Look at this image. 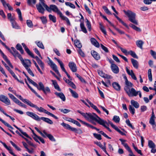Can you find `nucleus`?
Instances as JSON below:
<instances>
[{"instance_id":"obj_1","label":"nucleus","mask_w":156,"mask_h":156,"mask_svg":"<svg viewBox=\"0 0 156 156\" xmlns=\"http://www.w3.org/2000/svg\"><path fill=\"white\" fill-rule=\"evenodd\" d=\"M27 80L30 83L36 87L39 90H42L45 95H47L48 93L51 92L50 90L49 87H46L45 88L43 84L41 82H39L38 83L39 85H38L36 83L31 80L30 78H28Z\"/></svg>"},{"instance_id":"obj_2","label":"nucleus","mask_w":156,"mask_h":156,"mask_svg":"<svg viewBox=\"0 0 156 156\" xmlns=\"http://www.w3.org/2000/svg\"><path fill=\"white\" fill-rule=\"evenodd\" d=\"M43 6L48 12H51V8L50 6L49 7L44 2H42L41 3H39L38 4L36 5V8L39 13L42 14H44L45 10Z\"/></svg>"},{"instance_id":"obj_3","label":"nucleus","mask_w":156,"mask_h":156,"mask_svg":"<svg viewBox=\"0 0 156 156\" xmlns=\"http://www.w3.org/2000/svg\"><path fill=\"white\" fill-rule=\"evenodd\" d=\"M43 6L48 12H51V8L50 6L49 7L44 2H42L41 3H39L38 4L36 5V8L39 13L42 14H44L45 10Z\"/></svg>"},{"instance_id":"obj_4","label":"nucleus","mask_w":156,"mask_h":156,"mask_svg":"<svg viewBox=\"0 0 156 156\" xmlns=\"http://www.w3.org/2000/svg\"><path fill=\"white\" fill-rule=\"evenodd\" d=\"M124 12L129 17V20L131 22L136 25H138V23L136 20V14L133 12L130 11H126L123 10Z\"/></svg>"},{"instance_id":"obj_5","label":"nucleus","mask_w":156,"mask_h":156,"mask_svg":"<svg viewBox=\"0 0 156 156\" xmlns=\"http://www.w3.org/2000/svg\"><path fill=\"white\" fill-rule=\"evenodd\" d=\"M30 106L32 107L35 108L37 111L40 112H44L47 114L48 115L51 116L54 118L56 119H58V117L56 116H55V115L51 113V112L48 111L47 110L44 109L43 108L41 107L39 108L36 105L34 104L32 102L30 104Z\"/></svg>"},{"instance_id":"obj_6","label":"nucleus","mask_w":156,"mask_h":156,"mask_svg":"<svg viewBox=\"0 0 156 156\" xmlns=\"http://www.w3.org/2000/svg\"><path fill=\"white\" fill-rule=\"evenodd\" d=\"M77 112L79 113L80 114L86 119L88 120L91 119L96 121L97 118L98 117V116L95 113H93L92 114L87 113H84L81 112L79 110H78Z\"/></svg>"},{"instance_id":"obj_7","label":"nucleus","mask_w":156,"mask_h":156,"mask_svg":"<svg viewBox=\"0 0 156 156\" xmlns=\"http://www.w3.org/2000/svg\"><path fill=\"white\" fill-rule=\"evenodd\" d=\"M61 125L65 129L68 130H70L76 133H78V131H79V133H82V131L80 129L77 130L76 128L72 127L69 125L62 122L61 124Z\"/></svg>"},{"instance_id":"obj_8","label":"nucleus","mask_w":156,"mask_h":156,"mask_svg":"<svg viewBox=\"0 0 156 156\" xmlns=\"http://www.w3.org/2000/svg\"><path fill=\"white\" fill-rule=\"evenodd\" d=\"M22 45L23 46L25 51L29 55L33 58H35L37 61L40 59L37 56H36L35 57L34 56L33 54L30 51L29 49L28 48L24 43H22Z\"/></svg>"},{"instance_id":"obj_9","label":"nucleus","mask_w":156,"mask_h":156,"mask_svg":"<svg viewBox=\"0 0 156 156\" xmlns=\"http://www.w3.org/2000/svg\"><path fill=\"white\" fill-rule=\"evenodd\" d=\"M128 95L129 96H136L139 93V91H136L133 88L125 91Z\"/></svg>"},{"instance_id":"obj_10","label":"nucleus","mask_w":156,"mask_h":156,"mask_svg":"<svg viewBox=\"0 0 156 156\" xmlns=\"http://www.w3.org/2000/svg\"><path fill=\"white\" fill-rule=\"evenodd\" d=\"M49 62L48 64L50 65L52 68L53 70L55 71L56 73L59 76H61V75L57 69V66L52 61L48 58Z\"/></svg>"},{"instance_id":"obj_11","label":"nucleus","mask_w":156,"mask_h":156,"mask_svg":"<svg viewBox=\"0 0 156 156\" xmlns=\"http://www.w3.org/2000/svg\"><path fill=\"white\" fill-rule=\"evenodd\" d=\"M119 140L121 142L122 144L125 147L128 151L129 152L130 154H132L133 153L128 144L125 143V142L126 141V140L122 139H120Z\"/></svg>"},{"instance_id":"obj_12","label":"nucleus","mask_w":156,"mask_h":156,"mask_svg":"<svg viewBox=\"0 0 156 156\" xmlns=\"http://www.w3.org/2000/svg\"><path fill=\"white\" fill-rule=\"evenodd\" d=\"M26 114L28 116L31 117L33 119L37 121H40V118L34 113L30 112H26Z\"/></svg>"},{"instance_id":"obj_13","label":"nucleus","mask_w":156,"mask_h":156,"mask_svg":"<svg viewBox=\"0 0 156 156\" xmlns=\"http://www.w3.org/2000/svg\"><path fill=\"white\" fill-rule=\"evenodd\" d=\"M18 58L20 60L23 66V65L25 64L28 66H30L31 62L30 60L28 59H25L24 60L21 55Z\"/></svg>"},{"instance_id":"obj_14","label":"nucleus","mask_w":156,"mask_h":156,"mask_svg":"<svg viewBox=\"0 0 156 156\" xmlns=\"http://www.w3.org/2000/svg\"><path fill=\"white\" fill-rule=\"evenodd\" d=\"M68 66L71 71L73 72H75L77 70V68L76 64L73 62L69 63Z\"/></svg>"},{"instance_id":"obj_15","label":"nucleus","mask_w":156,"mask_h":156,"mask_svg":"<svg viewBox=\"0 0 156 156\" xmlns=\"http://www.w3.org/2000/svg\"><path fill=\"white\" fill-rule=\"evenodd\" d=\"M50 7L51 8V11L52 10L54 12H57L60 16H62V14L58 9L57 6L55 5H50Z\"/></svg>"},{"instance_id":"obj_16","label":"nucleus","mask_w":156,"mask_h":156,"mask_svg":"<svg viewBox=\"0 0 156 156\" xmlns=\"http://www.w3.org/2000/svg\"><path fill=\"white\" fill-rule=\"evenodd\" d=\"M90 53L92 56L96 60H98L100 59L101 58L100 56V54L97 52L93 50L91 51Z\"/></svg>"},{"instance_id":"obj_17","label":"nucleus","mask_w":156,"mask_h":156,"mask_svg":"<svg viewBox=\"0 0 156 156\" xmlns=\"http://www.w3.org/2000/svg\"><path fill=\"white\" fill-rule=\"evenodd\" d=\"M11 16V14H10V17ZM10 22H11L12 26L13 28L16 29H20V27L19 26L17 23L14 20L10 18Z\"/></svg>"},{"instance_id":"obj_18","label":"nucleus","mask_w":156,"mask_h":156,"mask_svg":"<svg viewBox=\"0 0 156 156\" xmlns=\"http://www.w3.org/2000/svg\"><path fill=\"white\" fill-rule=\"evenodd\" d=\"M0 100L7 105H9V103L8 98L3 95H0Z\"/></svg>"},{"instance_id":"obj_19","label":"nucleus","mask_w":156,"mask_h":156,"mask_svg":"<svg viewBox=\"0 0 156 156\" xmlns=\"http://www.w3.org/2000/svg\"><path fill=\"white\" fill-rule=\"evenodd\" d=\"M97 118L98 119H97L95 121L97 122L99 124L102 125L105 127L106 126L105 124H107V123L106 121H104L103 119H102L99 117Z\"/></svg>"},{"instance_id":"obj_20","label":"nucleus","mask_w":156,"mask_h":156,"mask_svg":"<svg viewBox=\"0 0 156 156\" xmlns=\"http://www.w3.org/2000/svg\"><path fill=\"white\" fill-rule=\"evenodd\" d=\"M25 82L27 84V86L31 90V91L33 92L35 94V95L38 98H40L42 100H43V99L40 95H39L30 86L28 83H27V81L26 79H25Z\"/></svg>"},{"instance_id":"obj_21","label":"nucleus","mask_w":156,"mask_h":156,"mask_svg":"<svg viewBox=\"0 0 156 156\" xmlns=\"http://www.w3.org/2000/svg\"><path fill=\"white\" fill-rule=\"evenodd\" d=\"M111 68L112 71L115 73L117 74L119 72V69L118 67L115 64L111 65Z\"/></svg>"},{"instance_id":"obj_22","label":"nucleus","mask_w":156,"mask_h":156,"mask_svg":"<svg viewBox=\"0 0 156 156\" xmlns=\"http://www.w3.org/2000/svg\"><path fill=\"white\" fill-rule=\"evenodd\" d=\"M43 132L44 134L46 136V137H47L50 140L52 141H55V139L51 134L47 133L45 130H43Z\"/></svg>"},{"instance_id":"obj_23","label":"nucleus","mask_w":156,"mask_h":156,"mask_svg":"<svg viewBox=\"0 0 156 156\" xmlns=\"http://www.w3.org/2000/svg\"><path fill=\"white\" fill-rule=\"evenodd\" d=\"M11 48L13 51V52H12L11 53L15 58H16V57H18V58L21 55L13 47H12Z\"/></svg>"},{"instance_id":"obj_24","label":"nucleus","mask_w":156,"mask_h":156,"mask_svg":"<svg viewBox=\"0 0 156 156\" xmlns=\"http://www.w3.org/2000/svg\"><path fill=\"white\" fill-rule=\"evenodd\" d=\"M55 94L56 95L57 97L60 98L63 101H65L66 98L64 95L62 93L55 92Z\"/></svg>"},{"instance_id":"obj_25","label":"nucleus","mask_w":156,"mask_h":156,"mask_svg":"<svg viewBox=\"0 0 156 156\" xmlns=\"http://www.w3.org/2000/svg\"><path fill=\"white\" fill-rule=\"evenodd\" d=\"M126 86H125L124 89L125 91L127 90L133 86V84L131 82L128 81L125 82Z\"/></svg>"},{"instance_id":"obj_26","label":"nucleus","mask_w":156,"mask_h":156,"mask_svg":"<svg viewBox=\"0 0 156 156\" xmlns=\"http://www.w3.org/2000/svg\"><path fill=\"white\" fill-rule=\"evenodd\" d=\"M20 100L24 103L27 104L28 105L30 106L31 102L26 99H23V98L20 95H19L18 96V97Z\"/></svg>"},{"instance_id":"obj_27","label":"nucleus","mask_w":156,"mask_h":156,"mask_svg":"<svg viewBox=\"0 0 156 156\" xmlns=\"http://www.w3.org/2000/svg\"><path fill=\"white\" fill-rule=\"evenodd\" d=\"M91 42L92 44L97 48H99L100 46L99 43L94 38H92L90 39Z\"/></svg>"},{"instance_id":"obj_28","label":"nucleus","mask_w":156,"mask_h":156,"mask_svg":"<svg viewBox=\"0 0 156 156\" xmlns=\"http://www.w3.org/2000/svg\"><path fill=\"white\" fill-rule=\"evenodd\" d=\"M131 60L134 67L137 69L139 66V63L138 61L133 58L131 59Z\"/></svg>"},{"instance_id":"obj_29","label":"nucleus","mask_w":156,"mask_h":156,"mask_svg":"<svg viewBox=\"0 0 156 156\" xmlns=\"http://www.w3.org/2000/svg\"><path fill=\"white\" fill-rule=\"evenodd\" d=\"M16 49L19 51L21 54H24V51L21 45L19 43L17 44L16 46Z\"/></svg>"},{"instance_id":"obj_30","label":"nucleus","mask_w":156,"mask_h":156,"mask_svg":"<svg viewBox=\"0 0 156 156\" xmlns=\"http://www.w3.org/2000/svg\"><path fill=\"white\" fill-rule=\"evenodd\" d=\"M41 120H42L44 122L50 124H52L53 123V122L52 121L48 118L44 117H41L40 118V121Z\"/></svg>"},{"instance_id":"obj_31","label":"nucleus","mask_w":156,"mask_h":156,"mask_svg":"<svg viewBox=\"0 0 156 156\" xmlns=\"http://www.w3.org/2000/svg\"><path fill=\"white\" fill-rule=\"evenodd\" d=\"M55 89L57 90L58 91H61V89L60 88L56 80H51Z\"/></svg>"},{"instance_id":"obj_32","label":"nucleus","mask_w":156,"mask_h":156,"mask_svg":"<svg viewBox=\"0 0 156 156\" xmlns=\"http://www.w3.org/2000/svg\"><path fill=\"white\" fill-rule=\"evenodd\" d=\"M112 86L117 91L120 90L121 87L119 84L116 82H113L112 84Z\"/></svg>"},{"instance_id":"obj_33","label":"nucleus","mask_w":156,"mask_h":156,"mask_svg":"<svg viewBox=\"0 0 156 156\" xmlns=\"http://www.w3.org/2000/svg\"><path fill=\"white\" fill-rule=\"evenodd\" d=\"M113 15L115 16L117 19L119 20V21L120 22L123 26H124L127 28H128V25L125 23H124L120 18L116 16L115 13H113Z\"/></svg>"},{"instance_id":"obj_34","label":"nucleus","mask_w":156,"mask_h":156,"mask_svg":"<svg viewBox=\"0 0 156 156\" xmlns=\"http://www.w3.org/2000/svg\"><path fill=\"white\" fill-rule=\"evenodd\" d=\"M144 42L142 40L137 41L136 42V44L137 46L141 49H143V45Z\"/></svg>"},{"instance_id":"obj_35","label":"nucleus","mask_w":156,"mask_h":156,"mask_svg":"<svg viewBox=\"0 0 156 156\" xmlns=\"http://www.w3.org/2000/svg\"><path fill=\"white\" fill-rule=\"evenodd\" d=\"M131 104L136 108H138L139 107V103L136 101L132 100L130 101Z\"/></svg>"},{"instance_id":"obj_36","label":"nucleus","mask_w":156,"mask_h":156,"mask_svg":"<svg viewBox=\"0 0 156 156\" xmlns=\"http://www.w3.org/2000/svg\"><path fill=\"white\" fill-rule=\"evenodd\" d=\"M1 2L2 3L3 6L6 9H8L10 10V6L9 4L6 3L4 0H0Z\"/></svg>"},{"instance_id":"obj_37","label":"nucleus","mask_w":156,"mask_h":156,"mask_svg":"<svg viewBox=\"0 0 156 156\" xmlns=\"http://www.w3.org/2000/svg\"><path fill=\"white\" fill-rule=\"evenodd\" d=\"M36 44L37 45V46L40 48L44 49V46L41 42L39 41H37L35 42Z\"/></svg>"},{"instance_id":"obj_38","label":"nucleus","mask_w":156,"mask_h":156,"mask_svg":"<svg viewBox=\"0 0 156 156\" xmlns=\"http://www.w3.org/2000/svg\"><path fill=\"white\" fill-rule=\"evenodd\" d=\"M128 54L130 55L132 57L136 59L138 58V57L136 54V53L132 50H130L128 52Z\"/></svg>"},{"instance_id":"obj_39","label":"nucleus","mask_w":156,"mask_h":156,"mask_svg":"<svg viewBox=\"0 0 156 156\" xmlns=\"http://www.w3.org/2000/svg\"><path fill=\"white\" fill-rule=\"evenodd\" d=\"M80 27L81 29V30L84 33H87V31L86 28L85 27L83 22H81L80 23Z\"/></svg>"},{"instance_id":"obj_40","label":"nucleus","mask_w":156,"mask_h":156,"mask_svg":"<svg viewBox=\"0 0 156 156\" xmlns=\"http://www.w3.org/2000/svg\"><path fill=\"white\" fill-rule=\"evenodd\" d=\"M129 26L131 27L133 29L136 31L139 32L141 31V30L140 28L137 27L132 23H130L129 24Z\"/></svg>"},{"instance_id":"obj_41","label":"nucleus","mask_w":156,"mask_h":156,"mask_svg":"<svg viewBox=\"0 0 156 156\" xmlns=\"http://www.w3.org/2000/svg\"><path fill=\"white\" fill-rule=\"evenodd\" d=\"M69 90L72 94V96L75 98H77L78 97V94L76 92L73 91L71 88H69Z\"/></svg>"},{"instance_id":"obj_42","label":"nucleus","mask_w":156,"mask_h":156,"mask_svg":"<svg viewBox=\"0 0 156 156\" xmlns=\"http://www.w3.org/2000/svg\"><path fill=\"white\" fill-rule=\"evenodd\" d=\"M148 146L150 148H155V145L154 143L151 140L148 141Z\"/></svg>"},{"instance_id":"obj_43","label":"nucleus","mask_w":156,"mask_h":156,"mask_svg":"<svg viewBox=\"0 0 156 156\" xmlns=\"http://www.w3.org/2000/svg\"><path fill=\"white\" fill-rule=\"evenodd\" d=\"M37 63L39 65L41 69L42 70H44V64L42 61L40 59L38 60L37 61Z\"/></svg>"},{"instance_id":"obj_44","label":"nucleus","mask_w":156,"mask_h":156,"mask_svg":"<svg viewBox=\"0 0 156 156\" xmlns=\"http://www.w3.org/2000/svg\"><path fill=\"white\" fill-rule=\"evenodd\" d=\"M149 123L153 126V128L154 129L155 126L154 118L151 117L149 121Z\"/></svg>"},{"instance_id":"obj_45","label":"nucleus","mask_w":156,"mask_h":156,"mask_svg":"<svg viewBox=\"0 0 156 156\" xmlns=\"http://www.w3.org/2000/svg\"><path fill=\"white\" fill-rule=\"evenodd\" d=\"M16 10L18 14L19 20L21 21H23V18L22 16L21 12L20 9L18 8L16 9Z\"/></svg>"},{"instance_id":"obj_46","label":"nucleus","mask_w":156,"mask_h":156,"mask_svg":"<svg viewBox=\"0 0 156 156\" xmlns=\"http://www.w3.org/2000/svg\"><path fill=\"white\" fill-rule=\"evenodd\" d=\"M75 46L79 49H80L82 47L81 44L80 43L79 41L77 40L76 41H75L74 42Z\"/></svg>"},{"instance_id":"obj_47","label":"nucleus","mask_w":156,"mask_h":156,"mask_svg":"<svg viewBox=\"0 0 156 156\" xmlns=\"http://www.w3.org/2000/svg\"><path fill=\"white\" fill-rule=\"evenodd\" d=\"M49 17L50 20L52 21L53 23H55L56 22V18L55 16L50 14L49 15Z\"/></svg>"},{"instance_id":"obj_48","label":"nucleus","mask_w":156,"mask_h":156,"mask_svg":"<svg viewBox=\"0 0 156 156\" xmlns=\"http://www.w3.org/2000/svg\"><path fill=\"white\" fill-rule=\"evenodd\" d=\"M86 26L88 29L89 31H90L91 30V26L90 22L89 20L87 19H86Z\"/></svg>"},{"instance_id":"obj_49","label":"nucleus","mask_w":156,"mask_h":156,"mask_svg":"<svg viewBox=\"0 0 156 156\" xmlns=\"http://www.w3.org/2000/svg\"><path fill=\"white\" fill-rule=\"evenodd\" d=\"M60 17L63 20H66L68 24L69 25H70L71 24L70 21L68 18L66 16H63V14L62 15V16H60Z\"/></svg>"},{"instance_id":"obj_50","label":"nucleus","mask_w":156,"mask_h":156,"mask_svg":"<svg viewBox=\"0 0 156 156\" xmlns=\"http://www.w3.org/2000/svg\"><path fill=\"white\" fill-rule=\"evenodd\" d=\"M102 8L104 9V11L108 15H112L111 12L106 6H103Z\"/></svg>"},{"instance_id":"obj_51","label":"nucleus","mask_w":156,"mask_h":156,"mask_svg":"<svg viewBox=\"0 0 156 156\" xmlns=\"http://www.w3.org/2000/svg\"><path fill=\"white\" fill-rule=\"evenodd\" d=\"M129 110L130 112L133 115L135 114V108L131 106V105H129Z\"/></svg>"},{"instance_id":"obj_52","label":"nucleus","mask_w":156,"mask_h":156,"mask_svg":"<svg viewBox=\"0 0 156 156\" xmlns=\"http://www.w3.org/2000/svg\"><path fill=\"white\" fill-rule=\"evenodd\" d=\"M113 120L116 123H118L120 121V118L119 116L115 115L114 116Z\"/></svg>"},{"instance_id":"obj_53","label":"nucleus","mask_w":156,"mask_h":156,"mask_svg":"<svg viewBox=\"0 0 156 156\" xmlns=\"http://www.w3.org/2000/svg\"><path fill=\"white\" fill-rule=\"evenodd\" d=\"M33 62H34V64L35 66L37 68V69L38 70V71L40 72V73L41 74H43V73L42 72V71H41V70L40 69V68L37 65V63L36 62H35V60H33Z\"/></svg>"},{"instance_id":"obj_54","label":"nucleus","mask_w":156,"mask_h":156,"mask_svg":"<svg viewBox=\"0 0 156 156\" xmlns=\"http://www.w3.org/2000/svg\"><path fill=\"white\" fill-rule=\"evenodd\" d=\"M36 2V0H27V2L29 5H31L32 4H35Z\"/></svg>"},{"instance_id":"obj_55","label":"nucleus","mask_w":156,"mask_h":156,"mask_svg":"<svg viewBox=\"0 0 156 156\" xmlns=\"http://www.w3.org/2000/svg\"><path fill=\"white\" fill-rule=\"evenodd\" d=\"M65 4L66 5H67V6H69L70 7H71L73 9H75V5L73 4L70 2H66Z\"/></svg>"},{"instance_id":"obj_56","label":"nucleus","mask_w":156,"mask_h":156,"mask_svg":"<svg viewBox=\"0 0 156 156\" xmlns=\"http://www.w3.org/2000/svg\"><path fill=\"white\" fill-rule=\"evenodd\" d=\"M20 131L21 133V134H22L23 135H24V136H25L29 138V139L31 140L32 138H31L25 132H24L21 129L20 130Z\"/></svg>"},{"instance_id":"obj_57","label":"nucleus","mask_w":156,"mask_h":156,"mask_svg":"<svg viewBox=\"0 0 156 156\" xmlns=\"http://www.w3.org/2000/svg\"><path fill=\"white\" fill-rule=\"evenodd\" d=\"M93 134L94 136L98 140H101V135L100 134L96 133H94Z\"/></svg>"},{"instance_id":"obj_58","label":"nucleus","mask_w":156,"mask_h":156,"mask_svg":"<svg viewBox=\"0 0 156 156\" xmlns=\"http://www.w3.org/2000/svg\"><path fill=\"white\" fill-rule=\"evenodd\" d=\"M87 102L90 104V106L94 110H95L97 108V107L94 105L92 103L88 100H87Z\"/></svg>"},{"instance_id":"obj_59","label":"nucleus","mask_w":156,"mask_h":156,"mask_svg":"<svg viewBox=\"0 0 156 156\" xmlns=\"http://www.w3.org/2000/svg\"><path fill=\"white\" fill-rule=\"evenodd\" d=\"M77 51L79 54L80 56L82 57H84L85 56V55L84 53L82 51L81 48L77 50Z\"/></svg>"},{"instance_id":"obj_60","label":"nucleus","mask_w":156,"mask_h":156,"mask_svg":"<svg viewBox=\"0 0 156 156\" xmlns=\"http://www.w3.org/2000/svg\"><path fill=\"white\" fill-rule=\"evenodd\" d=\"M100 45L101 48L105 51L106 53L108 52L109 51L108 48L104 46L103 44H100Z\"/></svg>"},{"instance_id":"obj_61","label":"nucleus","mask_w":156,"mask_h":156,"mask_svg":"<svg viewBox=\"0 0 156 156\" xmlns=\"http://www.w3.org/2000/svg\"><path fill=\"white\" fill-rule=\"evenodd\" d=\"M59 110L61 111L62 112L64 113V114H66L67 113L69 112H70V110L69 109H59Z\"/></svg>"},{"instance_id":"obj_62","label":"nucleus","mask_w":156,"mask_h":156,"mask_svg":"<svg viewBox=\"0 0 156 156\" xmlns=\"http://www.w3.org/2000/svg\"><path fill=\"white\" fill-rule=\"evenodd\" d=\"M10 98H11L16 103L19 101V100L12 94H10Z\"/></svg>"},{"instance_id":"obj_63","label":"nucleus","mask_w":156,"mask_h":156,"mask_svg":"<svg viewBox=\"0 0 156 156\" xmlns=\"http://www.w3.org/2000/svg\"><path fill=\"white\" fill-rule=\"evenodd\" d=\"M42 23L44 24H45L47 22V20L46 17L44 16L41 17H40Z\"/></svg>"},{"instance_id":"obj_64","label":"nucleus","mask_w":156,"mask_h":156,"mask_svg":"<svg viewBox=\"0 0 156 156\" xmlns=\"http://www.w3.org/2000/svg\"><path fill=\"white\" fill-rule=\"evenodd\" d=\"M27 24L28 26L30 27H32L33 26L32 22L30 20H27Z\"/></svg>"}]
</instances>
